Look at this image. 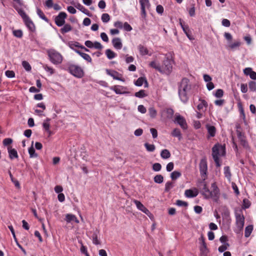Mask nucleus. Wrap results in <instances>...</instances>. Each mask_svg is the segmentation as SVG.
Returning <instances> with one entry per match:
<instances>
[{
	"label": "nucleus",
	"instance_id": "nucleus-11",
	"mask_svg": "<svg viewBox=\"0 0 256 256\" xmlns=\"http://www.w3.org/2000/svg\"><path fill=\"white\" fill-rule=\"evenodd\" d=\"M134 204L136 205V208L144 213L146 214L147 216L150 217V216L152 215L151 212L149 211V210L144 206V205L141 203L140 201L134 200H133Z\"/></svg>",
	"mask_w": 256,
	"mask_h": 256
},
{
	"label": "nucleus",
	"instance_id": "nucleus-6",
	"mask_svg": "<svg viewBox=\"0 0 256 256\" xmlns=\"http://www.w3.org/2000/svg\"><path fill=\"white\" fill-rule=\"evenodd\" d=\"M172 69V61L168 58H166L163 61L161 66V73L170 74Z\"/></svg>",
	"mask_w": 256,
	"mask_h": 256
},
{
	"label": "nucleus",
	"instance_id": "nucleus-54",
	"mask_svg": "<svg viewBox=\"0 0 256 256\" xmlns=\"http://www.w3.org/2000/svg\"><path fill=\"white\" fill-rule=\"evenodd\" d=\"M162 169V165L160 163H154L152 165V170L155 172H159Z\"/></svg>",
	"mask_w": 256,
	"mask_h": 256
},
{
	"label": "nucleus",
	"instance_id": "nucleus-35",
	"mask_svg": "<svg viewBox=\"0 0 256 256\" xmlns=\"http://www.w3.org/2000/svg\"><path fill=\"white\" fill-rule=\"evenodd\" d=\"M36 12L40 18L42 20H44L46 22H48V18L46 16L42 11L39 8H37Z\"/></svg>",
	"mask_w": 256,
	"mask_h": 256
},
{
	"label": "nucleus",
	"instance_id": "nucleus-10",
	"mask_svg": "<svg viewBox=\"0 0 256 256\" xmlns=\"http://www.w3.org/2000/svg\"><path fill=\"white\" fill-rule=\"evenodd\" d=\"M67 17V14L65 12H60L54 18V22L58 26L60 27L65 24V20Z\"/></svg>",
	"mask_w": 256,
	"mask_h": 256
},
{
	"label": "nucleus",
	"instance_id": "nucleus-37",
	"mask_svg": "<svg viewBox=\"0 0 256 256\" xmlns=\"http://www.w3.org/2000/svg\"><path fill=\"white\" fill-rule=\"evenodd\" d=\"M68 46L72 50H76L75 48H80L81 46L80 45V43L76 42H70L68 43Z\"/></svg>",
	"mask_w": 256,
	"mask_h": 256
},
{
	"label": "nucleus",
	"instance_id": "nucleus-14",
	"mask_svg": "<svg viewBox=\"0 0 256 256\" xmlns=\"http://www.w3.org/2000/svg\"><path fill=\"white\" fill-rule=\"evenodd\" d=\"M106 74L113 78L114 79L118 80L120 81L124 82V79L120 76H121V74H119L118 72L114 70H106Z\"/></svg>",
	"mask_w": 256,
	"mask_h": 256
},
{
	"label": "nucleus",
	"instance_id": "nucleus-24",
	"mask_svg": "<svg viewBox=\"0 0 256 256\" xmlns=\"http://www.w3.org/2000/svg\"><path fill=\"white\" fill-rule=\"evenodd\" d=\"M171 136L173 137L178 138L179 140L182 138V135L180 129L178 128H174L171 132Z\"/></svg>",
	"mask_w": 256,
	"mask_h": 256
},
{
	"label": "nucleus",
	"instance_id": "nucleus-63",
	"mask_svg": "<svg viewBox=\"0 0 256 256\" xmlns=\"http://www.w3.org/2000/svg\"><path fill=\"white\" fill-rule=\"evenodd\" d=\"M240 45V42L239 41L230 44L229 45V47L231 49H234L236 48L239 47Z\"/></svg>",
	"mask_w": 256,
	"mask_h": 256
},
{
	"label": "nucleus",
	"instance_id": "nucleus-48",
	"mask_svg": "<svg viewBox=\"0 0 256 256\" xmlns=\"http://www.w3.org/2000/svg\"><path fill=\"white\" fill-rule=\"evenodd\" d=\"M92 240L94 244L98 245L100 244V241L98 238V234L96 232H94L92 236Z\"/></svg>",
	"mask_w": 256,
	"mask_h": 256
},
{
	"label": "nucleus",
	"instance_id": "nucleus-55",
	"mask_svg": "<svg viewBox=\"0 0 256 256\" xmlns=\"http://www.w3.org/2000/svg\"><path fill=\"white\" fill-rule=\"evenodd\" d=\"M214 95L216 98H222L224 95V90L222 89H218Z\"/></svg>",
	"mask_w": 256,
	"mask_h": 256
},
{
	"label": "nucleus",
	"instance_id": "nucleus-26",
	"mask_svg": "<svg viewBox=\"0 0 256 256\" xmlns=\"http://www.w3.org/2000/svg\"><path fill=\"white\" fill-rule=\"evenodd\" d=\"M72 30V26L68 24H64V26L60 28V32L62 34H64L66 32H68Z\"/></svg>",
	"mask_w": 256,
	"mask_h": 256
},
{
	"label": "nucleus",
	"instance_id": "nucleus-49",
	"mask_svg": "<svg viewBox=\"0 0 256 256\" xmlns=\"http://www.w3.org/2000/svg\"><path fill=\"white\" fill-rule=\"evenodd\" d=\"M250 205H251V203L246 198H244L243 200L242 208L244 209H246V208H249L250 207Z\"/></svg>",
	"mask_w": 256,
	"mask_h": 256
},
{
	"label": "nucleus",
	"instance_id": "nucleus-5",
	"mask_svg": "<svg viewBox=\"0 0 256 256\" xmlns=\"http://www.w3.org/2000/svg\"><path fill=\"white\" fill-rule=\"evenodd\" d=\"M68 70L70 74L78 78H82L84 74L82 68L78 65L70 64L68 67Z\"/></svg>",
	"mask_w": 256,
	"mask_h": 256
},
{
	"label": "nucleus",
	"instance_id": "nucleus-33",
	"mask_svg": "<svg viewBox=\"0 0 256 256\" xmlns=\"http://www.w3.org/2000/svg\"><path fill=\"white\" fill-rule=\"evenodd\" d=\"M149 66H150L158 70L160 72H162L161 66L158 64H157L156 62H154V61L151 62L150 63Z\"/></svg>",
	"mask_w": 256,
	"mask_h": 256
},
{
	"label": "nucleus",
	"instance_id": "nucleus-30",
	"mask_svg": "<svg viewBox=\"0 0 256 256\" xmlns=\"http://www.w3.org/2000/svg\"><path fill=\"white\" fill-rule=\"evenodd\" d=\"M224 174L225 177L228 180H230L232 177V174L230 172V168L228 166H226L224 168Z\"/></svg>",
	"mask_w": 256,
	"mask_h": 256
},
{
	"label": "nucleus",
	"instance_id": "nucleus-16",
	"mask_svg": "<svg viewBox=\"0 0 256 256\" xmlns=\"http://www.w3.org/2000/svg\"><path fill=\"white\" fill-rule=\"evenodd\" d=\"M138 48L139 50L140 54L142 56L146 55L151 56L152 54L150 53H149V51L147 48L142 44H139L138 46Z\"/></svg>",
	"mask_w": 256,
	"mask_h": 256
},
{
	"label": "nucleus",
	"instance_id": "nucleus-31",
	"mask_svg": "<svg viewBox=\"0 0 256 256\" xmlns=\"http://www.w3.org/2000/svg\"><path fill=\"white\" fill-rule=\"evenodd\" d=\"M105 53H106V54L107 58L109 60H112V59L114 58L116 56V54L110 49L106 50Z\"/></svg>",
	"mask_w": 256,
	"mask_h": 256
},
{
	"label": "nucleus",
	"instance_id": "nucleus-8",
	"mask_svg": "<svg viewBox=\"0 0 256 256\" xmlns=\"http://www.w3.org/2000/svg\"><path fill=\"white\" fill-rule=\"evenodd\" d=\"M200 172L201 176L204 180L207 178L208 164L206 158H202L199 164Z\"/></svg>",
	"mask_w": 256,
	"mask_h": 256
},
{
	"label": "nucleus",
	"instance_id": "nucleus-38",
	"mask_svg": "<svg viewBox=\"0 0 256 256\" xmlns=\"http://www.w3.org/2000/svg\"><path fill=\"white\" fill-rule=\"evenodd\" d=\"M148 114L151 118H154L157 115V112L154 107H150L148 108Z\"/></svg>",
	"mask_w": 256,
	"mask_h": 256
},
{
	"label": "nucleus",
	"instance_id": "nucleus-3",
	"mask_svg": "<svg viewBox=\"0 0 256 256\" xmlns=\"http://www.w3.org/2000/svg\"><path fill=\"white\" fill-rule=\"evenodd\" d=\"M47 54L50 62L54 64L58 65L62 62L63 56L55 50H48L47 51Z\"/></svg>",
	"mask_w": 256,
	"mask_h": 256
},
{
	"label": "nucleus",
	"instance_id": "nucleus-20",
	"mask_svg": "<svg viewBox=\"0 0 256 256\" xmlns=\"http://www.w3.org/2000/svg\"><path fill=\"white\" fill-rule=\"evenodd\" d=\"M206 128L208 132V137H214L216 135V128L213 126H210L209 124L206 125Z\"/></svg>",
	"mask_w": 256,
	"mask_h": 256
},
{
	"label": "nucleus",
	"instance_id": "nucleus-32",
	"mask_svg": "<svg viewBox=\"0 0 256 256\" xmlns=\"http://www.w3.org/2000/svg\"><path fill=\"white\" fill-rule=\"evenodd\" d=\"M253 230L252 225H248L245 228L244 236L246 238H248L250 235Z\"/></svg>",
	"mask_w": 256,
	"mask_h": 256
},
{
	"label": "nucleus",
	"instance_id": "nucleus-21",
	"mask_svg": "<svg viewBox=\"0 0 256 256\" xmlns=\"http://www.w3.org/2000/svg\"><path fill=\"white\" fill-rule=\"evenodd\" d=\"M75 7L78 8V10L81 11L82 12L86 14L88 16H92V14L90 12V11L86 8L83 6L81 4L78 3L77 4L75 5Z\"/></svg>",
	"mask_w": 256,
	"mask_h": 256
},
{
	"label": "nucleus",
	"instance_id": "nucleus-40",
	"mask_svg": "<svg viewBox=\"0 0 256 256\" xmlns=\"http://www.w3.org/2000/svg\"><path fill=\"white\" fill-rule=\"evenodd\" d=\"M184 195L187 198H194L197 196V194H194L192 190L189 189L185 190Z\"/></svg>",
	"mask_w": 256,
	"mask_h": 256
},
{
	"label": "nucleus",
	"instance_id": "nucleus-56",
	"mask_svg": "<svg viewBox=\"0 0 256 256\" xmlns=\"http://www.w3.org/2000/svg\"><path fill=\"white\" fill-rule=\"evenodd\" d=\"M22 65L26 71H30L31 70V66L28 62L23 61L22 62Z\"/></svg>",
	"mask_w": 256,
	"mask_h": 256
},
{
	"label": "nucleus",
	"instance_id": "nucleus-12",
	"mask_svg": "<svg viewBox=\"0 0 256 256\" xmlns=\"http://www.w3.org/2000/svg\"><path fill=\"white\" fill-rule=\"evenodd\" d=\"M221 152H223L222 155L225 154L224 147L219 144H216L212 148V156H214L216 154V156H220Z\"/></svg>",
	"mask_w": 256,
	"mask_h": 256
},
{
	"label": "nucleus",
	"instance_id": "nucleus-58",
	"mask_svg": "<svg viewBox=\"0 0 256 256\" xmlns=\"http://www.w3.org/2000/svg\"><path fill=\"white\" fill-rule=\"evenodd\" d=\"M140 6H144V7H146L147 8H148L150 6V4L148 0H140Z\"/></svg>",
	"mask_w": 256,
	"mask_h": 256
},
{
	"label": "nucleus",
	"instance_id": "nucleus-57",
	"mask_svg": "<svg viewBox=\"0 0 256 256\" xmlns=\"http://www.w3.org/2000/svg\"><path fill=\"white\" fill-rule=\"evenodd\" d=\"M5 74L8 78H13L15 77V73L12 70H8L5 72Z\"/></svg>",
	"mask_w": 256,
	"mask_h": 256
},
{
	"label": "nucleus",
	"instance_id": "nucleus-53",
	"mask_svg": "<svg viewBox=\"0 0 256 256\" xmlns=\"http://www.w3.org/2000/svg\"><path fill=\"white\" fill-rule=\"evenodd\" d=\"M230 246V244L228 243H226L224 244H223L220 246H219L218 250L220 252H224L226 250L228 249V248Z\"/></svg>",
	"mask_w": 256,
	"mask_h": 256
},
{
	"label": "nucleus",
	"instance_id": "nucleus-50",
	"mask_svg": "<svg viewBox=\"0 0 256 256\" xmlns=\"http://www.w3.org/2000/svg\"><path fill=\"white\" fill-rule=\"evenodd\" d=\"M248 86L250 91L256 92V82L254 81H250L248 82Z\"/></svg>",
	"mask_w": 256,
	"mask_h": 256
},
{
	"label": "nucleus",
	"instance_id": "nucleus-52",
	"mask_svg": "<svg viewBox=\"0 0 256 256\" xmlns=\"http://www.w3.org/2000/svg\"><path fill=\"white\" fill-rule=\"evenodd\" d=\"M43 68L46 71L50 72V75L53 74L54 73V70L52 68L48 66L47 64H44Z\"/></svg>",
	"mask_w": 256,
	"mask_h": 256
},
{
	"label": "nucleus",
	"instance_id": "nucleus-51",
	"mask_svg": "<svg viewBox=\"0 0 256 256\" xmlns=\"http://www.w3.org/2000/svg\"><path fill=\"white\" fill-rule=\"evenodd\" d=\"M174 186L172 182H168L165 184L164 191L168 192Z\"/></svg>",
	"mask_w": 256,
	"mask_h": 256
},
{
	"label": "nucleus",
	"instance_id": "nucleus-60",
	"mask_svg": "<svg viewBox=\"0 0 256 256\" xmlns=\"http://www.w3.org/2000/svg\"><path fill=\"white\" fill-rule=\"evenodd\" d=\"M8 228L10 230V232H12V234L13 238H14V241L16 242V244H18V243H19V242H18V240L16 238V236L14 230V229L13 228V226L12 225H10V226H8Z\"/></svg>",
	"mask_w": 256,
	"mask_h": 256
},
{
	"label": "nucleus",
	"instance_id": "nucleus-22",
	"mask_svg": "<svg viewBox=\"0 0 256 256\" xmlns=\"http://www.w3.org/2000/svg\"><path fill=\"white\" fill-rule=\"evenodd\" d=\"M124 87L120 86H114L110 88V90H114L116 94H121L126 93L124 91Z\"/></svg>",
	"mask_w": 256,
	"mask_h": 256
},
{
	"label": "nucleus",
	"instance_id": "nucleus-19",
	"mask_svg": "<svg viewBox=\"0 0 256 256\" xmlns=\"http://www.w3.org/2000/svg\"><path fill=\"white\" fill-rule=\"evenodd\" d=\"M144 83L145 88L148 86V82L146 78L144 77H140L134 82V84L136 86H140Z\"/></svg>",
	"mask_w": 256,
	"mask_h": 256
},
{
	"label": "nucleus",
	"instance_id": "nucleus-23",
	"mask_svg": "<svg viewBox=\"0 0 256 256\" xmlns=\"http://www.w3.org/2000/svg\"><path fill=\"white\" fill-rule=\"evenodd\" d=\"M66 220L68 223H69L72 221L76 223H79V220L76 216L75 215L72 214H67L66 216Z\"/></svg>",
	"mask_w": 256,
	"mask_h": 256
},
{
	"label": "nucleus",
	"instance_id": "nucleus-15",
	"mask_svg": "<svg viewBox=\"0 0 256 256\" xmlns=\"http://www.w3.org/2000/svg\"><path fill=\"white\" fill-rule=\"evenodd\" d=\"M244 73L246 76H249L253 80H256V72L252 70L251 68H246L244 70Z\"/></svg>",
	"mask_w": 256,
	"mask_h": 256
},
{
	"label": "nucleus",
	"instance_id": "nucleus-36",
	"mask_svg": "<svg viewBox=\"0 0 256 256\" xmlns=\"http://www.w3.org/2000/svg\"><path fill=\"white\" fill-rule=\"evenodd\" d=\"M164 112L166 114V116L168 118L170 119L172 118L174 114V110L171 108H166Z\"/></svg>",
	"mask_w": 256,
	"mask_h": 256
},
{
	"label": "nucleus",
	"instance_id": "nucleus-27",
	"mask_svg": "<svg viewBox=\"0 0 256 256\" xmlns=\"http://www.w3.org/2000/svg\"><path fill=\"white\" fill-rule=\"evenodd\" d=\"M171 156L170 151L167 149L162 150L160 152V156L163 159H168Z\"/></svg>",
	"mask_w": 256,
	"mask_h": 256
},
{
	"label": "nucleus",
	"instance_id": "nucleus-25",
	"mask_svg": "<svg viewBox=\"0 0 256 256\" xmlns=\"http://www.w3.org/2000/svg\"><path fill=\"white\" fill-rule=\"evenodd\" d=\"M75 52L80 56L84 60H86L88 62H92V58L88 54L81 52L79 50H75Z\"/></svg>",
	"mask_w": 256,
	"mask_h": 256
},
{
	"label": "nucleus",
	"instance_id": "nucleus-2",
	"mask_svg": "<svg viewBox=\"0 0 256 256\" xmlns=\"http://www.w3.org/2000/svg\"><path fill=\"white\" fill-rule=\"evenodd\" d=\"M16 8L17 10V12L22 18L28 30L32 32H35L36 28L35 24L32 20L26 14L24 10H20L16 7Z\"/></svg>",
	"mask_w": 256,
	"mask_h": 256
},
{
	"label": "nucleus",
	"instance_id": "nucleus-46",
	"mask_svg": "<svg viewBox=\"0 0 256 256\" xmlns=\"http://www.w3.org/2000/svg\"><path fill=\"white\" fill-rule=\"evenodd\" d=\"M180 26H181L182 28L183 31L186 34L188 37L190 39V35L188 34V32H189L188 26L183 24L181 19L180 20Z\"/></svg>",
	"mask_w": 256,
	"mask_h": 256
},
{
	"label": "nucleus",
	"instance_id": "nucleus-1",
	"mask_svg": "<svg viewBox=\"0 0 256 256\" xmlns=\"http://www.w3.org/2000/svg\"><path fill=\"white\" fill-rule=\"evenodd\" d=\"M192 85L190 80L186 78H184L178 84V94L181 101L186 103L189 99L188 92L191 90Z\"/></svg>",
	"mask_w": 256,
	"mask_h": 256
},
{
	"label": "nucleus",
	"instance_id": "nucleus-13",
	"mask_svg": "<svg viewBox=\"0 0 256 256\" xmlns=\"http://www.w3.org/2000/svg\"><path fill=\"white\" fill-rule=\"evenodd\" d=\"M200 240L201 241V246L200 248V256H207V254L208 252V250L204 241V238L202 236L200 238Z\"/></svg>",
	"mask_w": 256,
	"mask_h": 256
},
{
	"label": "nucleus",
	"instance_id": "nucleus-45",
	"mask_svg": "<svg viewBox=\"0 0 256 256\" xmlns=\"http://www.w3.org/2000/svg\"><path fill=\"white\" fill-rule=\"evenodd\" d=\"M182 174L180 172L174 171L170 174V178L172 180H176L181 176Z\"/></svg>",
	"mask_w": 256,
	"mask_h": 256
},
{
	"label": "nucleus",
	"instance_id": "nucleus-47",
	"mask_svg": "<svg viewBox=\"0 0 256 256\" xmlns=\"http://www.w3.org/2000/svg\"><path fill=\"white\" fill-rule=\"evenodd\" d=\"M210 190H209L208 188V187L206 184H204L202 188V195L204 196V198H206L208 194H210Z\"/></svg>",
	"mask_w": 256,
	"mask_h": 256
},
{
	"label": "nucleus",
	"instance_id": "nucleus-29",
	"mask_svg": "<svg viewBox=\"0 0 256 256\" xmlns=\"http://www.w3.org/2000/svg\"><path fill=\"white\" fill-rule=\"evenodd\" d=\"M238 108L240 111V117L242 118L244 122H246V115L244 114V110L242 106V104L240 102L238 103Z\"/></svg>",
	"mask_w": 256,
	"mask_h": 256
},
{
	"label": "nucleus",
	"instance_id": "nucleus-34",
	"mask_svg": "<svg viewBox=\"0 0 256 256\" xmlns=\"http://www.w3.org/2000/svg\"><path fill=\"white\" fill-rule=\"evenodd\" d=\"M144 146L146 148V150L149 152H152L156 149V146L154 144H150L148 142H146L144 144Z\"/></svg>",
	"mask_w": 256,
	"mask_h": 256
},
{
	"label": "nucleus",
	"instance_id": "nucleus-41",
	"mask_svg": "<svg viewBox=\"0 0 256 256\" xmlns=\"http://www.w3.org/2000/svg\"><path fill=\"white\" fill-rule=\"evenodd\" d=\"M200 102L198 105L197 108L198 110L200 111L203 110L204 107H207L208 106V104L206 102L205 100H200Z\"/></svg>",
	"mask_w": 256,
	"mask_h": 256
},
{
	"label": "nucleus",
	"instance_id": "nucleus-4",
	"mask_svg": "<svg viewBox=\"0 0 256 256\" xmlns=\"http://www.w3.org/2000/svg\"><path fill=\"white\" fill-rule=\"evenodd\" d=\"M211 188L212 189V190L210 191V194H208L206 198H212L214 202H218L220 196V192L216 182L212 184Z\"/></svg>",
	"mask_w": 256,
	"mask_h": 256
},
{
	"label": "nucleus",
	"instance_id": "nucleus-62",
	"mask_svg": "<svg viewBox=\"0 0 256 256\" xmlns=\"http://www.w3.org/2000/svg\"><path fill=\"white\" fill-rule=\"evenodd\" d=\"M176 204L179 206H187L188 205L186 202L180 200H176Z\"/></svg>",
	"mask_w": 256,
	"mask_h": 256
},
{
	"label": "nucleus",
	"instance_id": "nucleus-17",
	"mask_svg": "<svg viewBox=\"0 0 256 256\" xmlns=\"http://www.w3.org/2000/svg\"><path fill=\"white\" fill-rule=\"evenodd\" d=\"M8 150L10 159L13 160L18 158V156L16 150L12 148V146H9L8 147Z\"/></svg>",
	"mask_w": 256,
	"mask_h": 256
},
{
	"label": "nucleus",
	"instance_id": "nucleus-7",
	"mask_svg": "<svg viewBox=\"0 0 256 256\" xmlns=\"http://www.w3.org/2000/svg\"><path fill=\"white\" fill-rule=\"evenodd\" d=\"M242 213V210H240L239 212H235L236 226L240 231L243 229L244 224V217Z\"/></svg>",
	"mask_w": 256,
	"mask_h": 256
},
{
	"label": "nucleus",
	"instance_id": "nucleus-59",
	"mask_svg": "<svg viewBox=\"0 0 256 256\" xmlns=\"http://www.w3.org/2000/svg\"><path fill=\"white\" fill-rule=\"evenodd\" d=\"M110 20V16L108 14H103L102 16V20L104 22H108Z\"/></svg>",
	"mask_w": 256,
	"mask_h": 256
},
{
	"label": "nucleus",
	"instance_id": "nucleus-42",
	"mask_svg": "<svg viewBox=\"0 0 256 256\" xmlns=\"http://www.w3.org/2000/svg\"><path fill=\"white\" fill-rule=\"evenodd\" d=\"M12 34L15 37L19 38H22L23 36V32L21 30H13Z\"/></svg>",
	"mask_w": 256,
	"mask_h": 256
},
{
	"label": "nucleus",
	"instance_id": "nucleus-61",
	"mask_svg": "<svg viewBox=\"0 0 256 256\" xmlns=\"http://www.w3.org/2000/svg\"><path fill=\"white\" fill-rule=\"evenodd\" d=\"M122 28L126 32H130L132 30V27L127 22L124 24Z\"/></svg>",
	"mask_w": 256,
	"mask_h": 256
},
{
	"label": "nucleus",
	"instance_id": "nucleus-39",
	"mask_svg": "<svg viewBox=\"0 0 256 256\" xmlns=\"http://www.w3.org/2000/svg\"><path fill=\"white\" fill-rule=\"evenodd\" d=\"M28 153L30 158H37L38 154L36 152L35 150L32 146L28 148Z\"/></svg>",
	"mask_w": 256,
	"mask_h": 256
},
{
	"label": "nucleus",
	"instance_id": "nucleus-64",
	"mask_svg": "<svg viewBox=\"0 0 256 256\" xmlns=\"http://www.w3.org/2000/svg\"><path fill=\"white\" fill-rule=\"evenodd\" d=\"M222 25L226 27H229L230 25V21L226 18H224L222 22Z\"/></svg>",
	"mask_w": 256,
	"mask_h": 256
},
{
	"label": "nucleus",
	"instance_id": "nucleus-44",
	"mask_svg": "<svg viewBox=\"0 0 256 256\" xmlns=\"http://www.w3.org/2000/svg\"><path fill=\"white\" fill-rule=\"evenodd\" d=\"M154 180L156 183L161 184L164 181V177L161 174H157L154 177Z\"/></svg>",
	"mask_w": 256,
	"mask_h": 256
},
{
	"label": "nucleus",
	"instance_id": "nucleus-43",
	"mask_svg": "<svg viewBox=\"0 0 256 256\" xmlns=\"http://www.w3.org/2000/svg\"><path fill=\"white\" fill-rule=\"evenodd\" d=\"M145 90H141L134 94V96L138 98H143L146 96Z\"/></svg>",
	"mask_w": 256,
	"mask_h": 256
},
{
	"label": "nucleus",
	"instance_id": "nucleus-28",
	"mask_svg": "<svg viewBox=\"0 0 256 256\" xmlns=\"http://www.w3.org/2000/svg\"><path fill=\"white\" fill-rule=\"evenodd\" d=\"M13 6L16 11V7L20 10H23L21 8L24 5L22 0H13Z\"/></svg>",
	"mask_w": 256,
	"mask_h": 256
},
{
	"label": "nucleus",
	"instance_id": "nucleus-18",
	"mask_svg": "<svg viewBox=\"0 0 256 256\" xmlns=\"http://www.w3.org/2000/svg\"><path fill=\"white\" fill-rule=\"evenodd\" d=\"M112 44L114 47L117 50H120L122 48V44L120 38H113L112 40Z\"/></svg>",
	"mask_w": 256,
	"mask_h": 256
},
{
	"label": "nucleus",
	"instance_id": "nucleus-9",
	"mask_svg": "<svg viewBox=\"0 0 256 256\" xmlns=\"http://www.w3.org/2000/svg\"><path fill=\"white\" fill-rule=\"evenodd\" d=\"M174 122L178 124L180 128L184 130H186L188 128V124L184 118L179 114L176 113L175 115Z\"/></svg>",
	"mask_w": 256,
	"mask_h": 256
}]
</instances>
